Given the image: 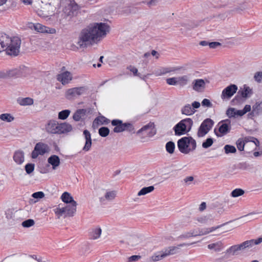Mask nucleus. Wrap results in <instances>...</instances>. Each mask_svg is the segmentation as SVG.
<instances>
[{
    "mask_svg": "<svg viewBox=\"0 0 262 262\" xmlns=\"http://www.w3.org/2000/svg\"><path fill=\"white\" fill-rule=\"evenodd\" d=\"M108 25L104 23H95L89 25L80 32L77 44L80 48L97 43L108 31Z\"/></svg>",
    "mask_w": 262,
    "mask_h": 262,
    "instance_id": "1",
    "label": "nucleus"
},
{
    "mask_svg": "<svg viewBox=\"0 0 262 262\" xmlns=\"http://www.w3.org/2000/svg\"><path fill=\"white\" fill-rule=\"evenodd\" d=\"M20 39L17 37H10L5 34H0L1 52L6 51L8 54L16 56L19 52Z\"/></svg>",
    "mask_w": 262,
    "mask_h": 262,
    "instance_id": "2",
    "label": "nucleus"
},
{
    "mask_svg": "<svg viewBox=\"0 0 262 262\" xmlns=\"http://www.w3.org/2000/svg\"><path fill=\"white\" fill-rule=\"evenodd\" d=\"M78 5L72 0L67 1L63 6L62 12L58 13L57 18L60 24H66L77 14Z\"/></svg>",
    "mask_w": 262,
    "mask_h": 262,
    "instance_id": "3",
    "label": "nucleus"
},
{
    "mask_svg": "<svg viewBox=\"0 0 262 262\" xmlns=\"http://www.w3.org/2000/svg\"><path fill=\"white\" fill-rule=\"evenodd\" d=\"M77 204H60L56 206L53 211L58 219L61 217L64 218L68 216H73L76 211Z\"/></svg>",
    "mask_w": 262,
    "mask_h": 262,
    "instance_id": "4",
    "label": "nucleus"
},
{
    "mask_svg": "<svg viewBox=\"0 0 262 262\" xmlns=\"http://www.w3.org/2000/svg\"><path fill=\"white\" fill-rule=\"evenodd\" d=\"M196 146V141L191 137H183L178 141V147L180 151L184 154L193 151Z\"/></svg>",
    "mask_w": 262,
    "mask_h": 262,
    "instance_id": "5",
    "label": "nucleus"
},
{
    "mask_svg": "<svg viewBox=\"0 0 262 262\" xmlns=\"http://www.w3.org/2000/svg\"><path fill=\"white\" fill-rule=\"evenodd\" d=\"M35 9L39 16L47 18L54 13L55 7L50 2L41 1L35 5Z\"/></svg>",
    "mask_w": 262,
    "mask_h": 262,
    "instance_id": "6",
    "label": "nucleus"
},
{
    "mask_svg": "<svg viewBox=\"0 0 262 262\" xmlns=\"http://www.w3.org/2000/svg\"><path fill=\"white\" fill-rule=\"evenodd\" d=\"M196 243V242H193L190 244L183 243L179 245L178 247H170L168 249L165 250L164 251H162L155 253L150 257L149 260L151 262H156L159 261L162 259L163 258H165V257L167 256L168 255L176 253L177 250L179 249L180 247L189 246Z\"/></svg>",
    "mask_w": 262,
    "mask_h": 262,
    "instance_id": "7",
    "label": "nucleus"
},
{
    "mask_svg": "<svg viewBox=\"0 0 262 262\" xmlns=\"http://www.w3.org/2000/svg\"><path fill=\"white\" fill-rule=\"evenodd\" d=\"M248 144H251L252 148L249 150H255L257 146L259 145V141L254 137H246L244 139H239L236 142V146L238 149L243 151L244 147H247Z\"/></svg>",
    "mask_w": 262,
    "mask_h": 262,
    "instance_id": "8",
    "label": "nucleus"
},
{
    "mask_svg": "<svg viewBox=\"0 0 262 262\" xmlns=\"http://www.w3.org/2000/svg\"><path fill=\"white\" fill-rule=\"evenodd\" d=\"M193 124V121L190 118H186L181 120L174 127V130L176 135H182L189 132Z\"/></svg>",
    "mask_w": 262,
    "mask_h": 262,
    "instance_id": "9",
    "label": "nucleus"
},
{
    "mask_svg": "<svg viewBox=\"0 0 262 262\" xmlns=\"http://www.w3.org/2000/svg\"><path fill=\"white\" fill-rule=\"evenodd\" d=\"M50 150L49 146L43 142L37 143L32 152L31 157L33 159H36L39 155H43L48 153Z\"/></svg>",
    "mask_w": 262,
    "mask_h": 262,
    "instance_id": "10",
    "label": "nucleus"
},
{
    "mask_svg": "<svg viewBox=\"0 0 262 262\" xmlns=\"http://www.w3.org/2000/svg\"><path fill=\"white\" fill-rule=\"evenodd\" d=\"M219 129L217 131L215 129V132L217 136L222 137L228 133L231 129V121L229 119H225L221 121L219 124Z\"/></svg>",
    "mask_w": 262,
    "mask_h": 262,
    "instance_id": "11",
    "label": "nucleus"
},
{
    "mask_svg": "<svg viewBox=\"0 0 262 262\" xmlns=\"http://www.w3.org/2000/svg\"><path fill=\"white\" fill-rule=\"evenodd\" d=\"M213 124V121L210 119L205 120L200 126L197 133L199 137H203L211 129Z\"/></svg>",
    "mask_w": 262,
    "mask_h": 262,
    "instance_id": "12",
    "label": "nucleus"
},
{
    "mask_svg": "<svg viewBox=\"0 0 262 262\" xmlns=\"http://www.w3.org/2000/svg\"><path fill=\"white\" fill-rule=\"evenodd\" d=\"M85 91L84 87L73 88L68 89L65 93V97L69 100L75 99L77 96L83 94Z\"/></svg>",
    "mask_w": 262,
    "mask_h": 262,
    "instance_id": "13",
    "label": "nucleus"
},
{
    "mask_svg": "<svg viewBox=\"0 0 262 262\" xmlns=\"http://www.w3.org/2000/svg\"><path fill=\"white\" fill-rule=\"evenodd\" d=\"M155 133V130L152 123H149L144 126L137 132V134L142 137H151Z\"/></svg>",
    "mask_w": 262,
    "mask_h": 262,
    "instance_id": "14",
    "label": "nucleus"
},
{
    "mask_svg": "<svg viewBox=\"0 0 262 262\" xmlns=\"http://www.w3.org/2000/svg\"><path fill=\"white\" fill-rule=\"evenodd\" d=\"M200 106V103L199 102L194 101L191 105L187 104L184 106L181 109V113L183 114L190 116L193 114L195 112V108H198Z\"/></svg>",
    "mask_w": 262,
    "mask_h": 262,
    "instance_id": "15",
    "label": "nucleus"
},
{
    "mask_svg": "<svg viewBox=\"0 0 262 262\" xmlns=\"http://www.w3.org/2000/svg\"><path fill=\"white\" fill-rule=\"evenodd\" d=\"M237 86L235 84H230L222 92L221 97L223 99H229L237 91Z\"/></svg>",
    "mask_w": 262,
    "mask_h": 262,
    "instance_id": "16",
    "label": "nucleus"
},
{
    "mask_svg": "<svg viewBox=\"0 0 262 262\" xmlns=\"http://www.w3.org/2000/svg\"><path fill=\"white\" fill-rule=\"evenodd\" d=\"M112 124L115 126L113 129L115 133L122 132L131 127L130 124L123 123L122 121L119 120H113L112 121Z\"/></svg>",
    "mask_w": 262,
    "mask_h": 262,
    "instance_id": "17",
    "label": "nucleus"
},
{
    "mask_svg": "<svg viewBox=\"0 0 262 262\" xmlns=\"http://www.w3.org/2000/svg\"><path fill=\"white\" fill-rule=\"evenodd\" d=\"M59 123L55 120H50L46 125L45 129L48 133L58 134Z\"/></svg>",
    "mask_w": 262,
    "mask_h": 262,
    "instance_id": "18",
    "label": "nucleus"
},
{
    "mask_svg": "<svg viewBox=\"0 0 262 262\" xmlns=\"http://www.w3.org/2000/svg\"><path fill=\"white\" fill-rule=\"evenodd\" d=\"M35 30L37 32L42 33L54 34L56 33L55 29L46 27L39 23H36Z\"/></svg>",
    "mask_w": 262,
    "mask_h": 262,
    "instance_id": "19",
    "label": "nucleus"
},
{
    "mask_svg": "<svg viewBox=\"0 0 262 262\" xmlns=\"http://www.w3.org/2000/svg\"><path fill=\"white\" fill-rule=\"evenodd\" d=\"M72 79V74L68 71L64 72L57 76V80L60 81L62 84H66Z\"/></svg>",
    "mask_w": 262,
    "mask_h": 262,
    "instance_id": "20",
    "label": "nucleus"
},
{
    "mask_svg": "<svg viewBox=\"0 0 262 262\" xmlns=\"http://www.w3.org/2000/svg\"><path fill=\"white\" fill-rule=\"evenodd\" d=\"M48 163L52 166L53 170L56 169L60 164V160L57 155H52L48 158L47 160Z\"/></svg>",
    "mask_w": 262,
    "mask_h": 262,
    "instance_id": "21",
    "label": "nucleus"
},
{
    "mask_svg": "<svg viewBox=\"0 0 262 262\" xmlns=\"http://www.w3.org/2000/svg\"><path fill=\"white\" fill-rule=\"evenodd\" d=\"M83 135L85 140V143L83 150L88 151L90 149L92 145L91 135L88 130H84L83 131Z\"/></svg>",
    "mask_w": 262,
    "mask_h": 262,
    "instance_id": "22",
    "label": "nucleus"
},
{
    "mask_svg": "<svg viewBox=\"0 0 262 262\" xmlns=\"http://www.w3.org/2000/svg\"><path fill=\"white\" fill-rule=\"evenodd\" d=\"M262 243V237H259L256 239H251L249 241H245L241 244L243 249L247 248L252 247L254 245H258Z\"/></svg>",
    "mask_w": 262,
    "mask_h": 262,
    "instance_id": "23",
    "label": "nucleus"
},
{
    "mask_svg": "<svg viewBox=\"0 0 262 262\" xmlns=\"http://www.w3.org/2000/svg\"><path fill=\"white\" fill-rule=\"evenodd\" d=\"M17 103L23 106H31L34 104V100L30 97H19L17 99Z\"/></svg>",
    "mask_w": 262,
    "mask_h": 262,
    "instance_id": "24",
    "label": "nucleus"
},
{
    "mask_svg": "<svg viewBox=\"0 0 262 262\" xmlns=\"http://www.w3.org/2000/svg\"><path fill=\"white\" fill-rule=\"evenodd\" d=\"M141 242L142 238L137 235H130L127 238V244L133 247L139 245Z\"/></svg>",
    "mask_w": 262,
    "mask_h": 262,
    "instance_id": "25",
    "label": "nucleus"
},
{
    "mask_svg": "<svg viewBox=\"0 0 262 262\" xmlns=\"http://www.w3.org/2000/svg\"><path fill=\"white\" fill-rule=\"evenodd\" d=\"M193 89L198 92H202L205 88V82L203 79H196L192 82Z\"/></svg>",
    "mask_w": 262,
    "mask_h": 262,
    "instance_id": "26",
    "label": "nucleus"
},
{
    "mask_svg": "<svg viewBox=\"0 0 262 262\" xmlns=\"http://www.w3.org/2000/svg\"><path fill=\"white\" fill-rule=\"evenodd\" d=\"M73 127L71 125L67 123L59 124L58 134L67 133L72 130Z\"/></svg>",
    "mask_w": 262,
    "mask_h": 262,
    "instance_id": "27",
    "label": "nucleus"
},
{
    "mask_svg": "<svg viewBox=\"0 0 262 262\" xmlns=\"http://www.w3.org/2000/svg\"><path fill=\"white\" fill-rule=\"evenodd\" d=\"M14 161L18 164H22L24 161V153L23 151H16L13 155Z\"/></svg>",
    "mask_w": 262,
    "mask_h": 262,
    "instance_id": "28",
    "label": "nucleus"
},
{
    "mask_svg": "<svg viewBox=\"0 0 262 262\" xmlns=\"http://www.w3.org/2000/svg\"><path fill=\"white\" fill-rule=\"evenodd\" d=\"M61 200L64 202V204H77L76 201H75L71 196V195L67 192H64L61 196Z\"/></svg>",
    "mask_w": 262,
    "mask_h": 262,
    "instance_id": "29",
    "label": "nucleus"
},
{
    "mask_svg": "<svg viewBox=\"0 0 262 262\" xmlns=\"http://www.w3.org/2000/svg\"><path fill=\"white\" fill-rule=\"evenodd\" d=\"M86 112V110L84 109H79L77 110L73 114V119L76 121H78L83 119L85 116Z\"/></svg>",
    "mask_w": 262,
    "mask_h": 262,
    "instance_id": "30",
    "label": "nucleus"
},
{
    "mask_svg": "<svg viewBox=\"0 0 262 262\" xmlns=\"http://www.w3.org/2000/svg\"><path fill=\"white\" fill-rule=\"evenodd\" d=\"M209 221L208 216H199L194 219L193 223L196 225H201L208 223Z\"/></svg>",
    "mask_w": 262,
    "mask_h": 262,
    "instance_id": "31",
    "label": "nucleus"
},
{
    "mask_svg": "<svg viewBox=\"0 0 262 262\" xmlns=\"http://www.w3.org/2000/svg\"><path fill=\"white\" fill-rule=\"evenodd\" d=\"M198 233L195 230H191L189 231L184 232L180 236H178L179 239H185L190 238L191 237H194L198 236Z\"/></svg>",
    "mask_w": 262,
    "mask_h": 262,
    "instance_id": "32",
    "label": "nucleus"
},
{
    "mask_svg": "<svg viewBox=\"0 0 262 262\" xmlns=\"http://www.w3.org/2000/svg\"><path fill=\"white\" fill-rule=\"evenodd\" d=\"M117 192L116 191H106L104 195L100 198V201L103 202L105 200L112 201L114 200L116 196Z\"/></svg>",
    "mask_w": 262,
    "mask_h": 262,
    "instance_id": "33",
    "label": "nucleus"
},
{
    "mask_svg": "<svg viewBox=\"0 0 262 262\" xmlns=\"http://www.w3.org/2000/svg\"><path fill=\"white\" fill-rule=\"evenodd\" d=\"M45 194L42 191H38L33 193L32 194V199H30V202L31 203L34 204L37 202L41 199L44 198Z\"/></svg>",
    "mask_w": 262,
    "mask_h": 262,
    "instance_id": "34",
    "label": "nucleus"
},
{
    "mask_svg": "<svg viewBox=\"0 0 262 262\" xmlns=\"http://www.w3.org/2000/svg\"><path fill=\"white\" fill-rule=\"evenodd\" d=\"M239 110L235 108H229L226 111V115L229 118L235 117L236 116H241Z\"/></svg>",
    "mask_w": 262,
    "mask_h": 262,
    "instance_id": "35",
    "label": "nucleus"
},
{
    "mask_svg": "<svg viewBox=\"0 0 262 262\" xmlns=\"http://www.w3.org/2000/svg\"><path fill=\"white\" fill-rule=\"evenodd\" d=\"M101 232L102 230L100 227L95 228L92 230L90 233L91 237L93 239H98L100 237Z\"/></svg>",
    "mask_w": 262,
    "mask_h": 262,
    "instance_id": "36",
    "label": "nucleus"
},
{
    "mask_svg": "<svg viewBox=\"0 0 262 262\" xmlns=\"http://www.w3.org/2000/svg\"><path fill=\"white\" fill-rule=\"evenodd\" d=\"M222 226H217L216 227H212L210 228H207L204 229H202L200 231L199 233H198V235H204L208 234L210 233L213 232L214 231L220 228Z\"/></svg>",
    "mask_w": 262,
    "mask_h": 262,
    "instance_id": "37",
    "label": "nucleus"
},
{
    "mask_svg": "<svg viewBox=\"0 0 262 262\" xmlns=\"http://www.w3.org/2000/svg\"><path fill=\"white\" fill-rule=\"evenodd\" d=\"M155 188L153 186H150L146 187H144L142 188L137 194V195L139 196L146 195L147 193H149L152 191H154Z\"/></svg>",
    "mask_w": 262,
    "mask_h": 262,
    "instance_id": "38",
    "label": "nucleus"
},
{
    "mask_svg": "<svg viewBox=\"0 0 262 262\" xmlns=\"http://www.w3.org/2000/svg\"><path fill=\"white\" fill-rule=\"evenodd\" d=\"M189 81V78L187 75H183L178 77V85L184 86L186 85Z\"/></svg>",
    "mask_w": 262,
    "mask_h": 262,
    "instance_id": "39",
    "label": "nucleus"
},
{
    "mask_svg": "<svg viewBox=\"0 0 262 262\" xmlns=\"http://www.w3.org/2000/svg\"><path fill=\"white\" fill-rule=\"evenodd\" d=\"M0 119L7 122H11L14 120V117L10 114L5 113L0 115Z\"/></svg>",
    "mask_w": 262,
    "mask_h": 262,
    "instance_id": "40",
    "label": "nucleus"
},
{
    "mask_svg": "<svg viewBox=\"0 0 262 262\" xmlns=\"http://www.w3.org/2000/svg\"><path fill=\"white\" fill-rule=\"evenodd\" d=\"M262 112V102H256L252 106V113L253 114H259Z\"/></svg>",
    "mask_w": 262,
    "mask_h": 262,
    "instance_id": "41",
    "label": "nucleus"
},
{
    "mask_svg": "<svg viewBox=\"0 0 262 262\" xmlns=\"http://www.w3.org/2000/svg\"><path fill=\"white\" fill-rule=\"evenodd\" d=\"M241 94L242 97L245 98L250 97L252 94V90L249 86H244Z\"/></svg>",
    "mask_w": 262,
    "mask_h": 262,
    "instance_id": "42",
    "label": "nucleus"
},
{
    "mask_svg": "<svg viewBox=\"0 0 262 262\" xmlns=\"http://www.w3.org/2000/svg\"><path fill=\"white\" fill-rule=\"evenodd\" d=\"M208 248L211 250H214L215 251H220L223 248V244L222 242H218L215 243L209 244Z\"/></svg>",
    "mask_w": 262,
    "mask_h": 262,
    "instance_id": "43",
    "label": "nucleus"
},
{
    "mask_svg": "<svg viewBox=\"0 0 262 262\" xmlns=\"http://www.w3.org/2000/svg\"><path fill=\"white\" fill-rule=\"evenodd\" d=\"M243 248L241 244L236 245L233 246H231L228 250L227 252L231 254L232 255H235L236 252L239 250H243Z\"/></svg>",
    "mask_w": 262,
    "mask_h": 262,
    "instance_id": "44",
    "label": "nucleus"
},
{
    "mask_svg": "<svg viewBox=\"0 0 262 262\" xmlns=\"http://www.w3.org/2000/svg\"><path fill=\"white\" fill-rule=\"evenodd\" d=\"M71 113V111L69 110H65L60 112L58 113V119L61 120L66 119Z\"/></svg>",
    "mask_w": 262,
    "mask_h": 262,
    "instance_id": "45",
    "label": "nucleus"
},
{
    "mask_svg": "<svg viewBox=\"0 0 262 262\" xmlns=\"http://www.w3.org/2000/svg\"><path fill=\"white\" fill-rule=\"evenodd\" d=\"M166 149L169 154H173L175 149L174 143L171 141L167 142L166 144Z\"/></svg>",
    "mask_w": 262,
    "mask_h": 262,
    "instance_id": "46",
    "label": "nucleus"
},
{
    "mask_svg": "<svg viewBox=\"0 0 262 262\" xmlns=\"http://www.w3.org/2000/svg\"><path fill=\"white\" fill-rule=\"evenodd\" d=\"M245 191L244 190L240 188H237L232 191L231 196L233 198H236L243 195Z\"/></svg>",
    "mask_w": 262,
    "mask_h": 262,
    "instance_id": "47",
    "label": "nucleus"
},
{
    "mask_svg": "<svg viewBox=\"0 0 262 262\" xmlns=\"http://www.w3.org/2000/svg\"><path fill=\"white\" fill-rule=\"evenodd\" d=\"M107 119L103 116H100L97 118L94 121V124H103L107 123Z\"/></svg>",
    "mask_w": 262,
    "mask_h": 262,
    "instance_id": "48",
    "label": "nucleus"
},
{
    "mask_svg": "<svg viewBox=\"0 0 262 262\" xmlns=\"http://www.w3.org/2000/svg\"><path fill=\"white\" fill-rule=\"evenodd\" d=\"M35 224V222L32 219H29L24 221L21 225L24 227L29 228L33 226Z\"/></svg>",
    "mask_w": 262,
    "mask_h": 262,
    "instance_id": "49",
    "label": "nucleus"
},
{
    "mask_svg": "<svg viewBox=\"0 0 262 262\" xmlns=\"http://www.w3.org/2000/svg\"><path fill=\"white\" fill-rule=\"evenodd\" d=\"M110 133V130L107 127H102L99 129V134L102 137H106Z\"/></svg>",
    "mask_w": 262,
    "mask_h": 262,
    "instance_id": "50",
    "label": "nucleus"
},
{
    "mask_svg": "<svg viewBox=\"0 0 262 262\" xmlns=\"http://www.w3.org/2000/svg\"><path fill=\"white\" fill-rule=\"evenodd\" d=\"M224 149L226 154L235 153L236 151V149L234 146L230 145H225Z\"/></svg>",
    "mask_w": 262,
    "mask_h": 262,
    "instance_id": "51",
    "label": "nucleus"
},
{
    "mask_svg": "<svg viewBox=\"0 0 262 262\" xmlns=\"http://www.w3.org/2000/svg\"><path fill=\"white\" fill-rule=\"evenodd\" d=\"M166 82L168 84L170 85H178V77H171L168 78L166 80Z\"/></svg>",
    "mask_w": 262,
    "mask_h": 262,
    "instance_id": "52",
    "label": "nucleus"
},
{
    "mask_svg": "<svg viewBox=\"0 0 262 262\" xmlns=\"http://www.w3.org/2000/svg\"><path fill=\"white\" fill-rule=\"evenodd\" d=\"M213 143V140L212 138L207 139L202 144V146L204 148H207L210 147Z\"/></svg>",
    "mask_w": 262,
    "mask_h": 262,
    "instance_id": "53",
    "label": "nucleus"
},
{
    "mask_svg": "<svg viewBox=\"0 0 262 262\" xmlns=\"http://www.w3.org/2000/svg\"><path fill=\"white\" fill-rule=\"evenodd\" d=\"M34 170V164L32 163L27 164L25 166V170L28 174H30Z\"/></svg>",
    "mask_w": 262,
    "mask_h": 262,
    "instance_id": "54",
    "label": "nucleus"
},
{
    "mask_svg": "<svg viewBox=\"0 0 262 262\" xmlns=\"http://www.w3.org/2000/svg\"><path fill=\"white\" fill-rule=\"evenodd\" d=\"M254 80L258 83L262 82V72H257L254 75Z\"/></svg>",
    "mask_w": 262,
    "mask_h": 262,
    "instance_id": "55",
    "label": "nucleus"
},
{
    "mask_svg": "<svg viewBox=\"0 0 262 262\" xmlns=\"http://www.w3.org/2000/svg\"><path fill=\"white\" fill-rule=\"evenodd\" d=\"M161 69L162 71V75L172 72H174L176 70L174 68H162Z\"/></svg>",
    "mask_w": 262,
    "mask_h": 262,
    "instance_id": "56",
    "label": "nucleus"
},
{
    "mask_svg": "<svg viewBox=\"0 0 262 262\" xmlns=\"http://www.w3.org/2000/svg\"><path fill=\"white\" fill-rule=\"evenodd\" d=\"M251 107L250 105H246L244 110H239L240 112H241V116H243L247 112H250L251 111Z\"/></svg>",
    "mask_w": 262,
    "mask_h": 262,
    "instance_id": "57",
    "label": "nucleus"
},
{
    "mask_svg": "<svg viewBox=\"0 0 262 262\" xmlns=\"http://www.w3.org/2000/svg\"><path fill=\"white\" fill-rule=\"evenodd\" d=\"M141 258V256L140 255H133L128 258V262L137 261Z\"/></svg>",
    "mask_w": 262,
    "mask_h": 262,
    "instance_id": "58",
    "label": "nucleus"
},
{
    "mask_svg": "<svg viewBox=\"0 0 262 262\" xmlns=\"http://www.w3.org/2000/svg\"><path fill=\"white\" fill-rule=\"evenodd\" d=\"M202 104L203 106H207V107H211L212 104L209 101V100L207 99H204L202 102Z\"/></svg>",
    "mask_w": 262,
    "mask_h": 262,
    "instance_id": "59",
    "label": "nucleus"
},
{
    "mask_svg": "<svg viewBox=\"0 0 262 262\" xmlns=\"http://www.w3.org/2000/svg\"><path fill=\"white\" fill-rule=\"evenodd\" d=\"M193 177H191V176L186 177V178H185L184 179V182L187 185H190L191 184V183L193 181Z\"/></svg>",
    "mask_w": 262,
    "mask_h": 262,
    "instance_id": "60",
    "label": "nucleus"
},
{
    "mask_svg": "<svg viewBox=\"0 0 262 262\" xmlns=\"http://www.w3.org/2000/svg\"><path fill=\"white\" fill-rule=\"evenodd\" d=\"M209 46L210 48H215L217 46H220V43L218 42H212L209 43Z\"/></svg>",
    "mask_w": 262,
    "mask_h": 262,
    "instance_id": "61",
    "label": "nucleus"
},
{
    "mask_svg": "<svg viewBox=\"0 0 262 262\" xmlns=\"http://www.w3.org/2000/svg\"><path fill=\"white\" fill-rule=\"evenodd\" d=\"M162 71L161 68L156 69L153 72L154 74H155L157 76L162 75Z\"/></svg>",
    "mask_w": 262,
    "mask_h": 262,
    "instance_id": "62",
    "label": "nucleus"
},
{
    "mask_svg": "<svg viewBox=\"0 0 262 262\" xmlns=\"http://www.w3.org/2000/svg\"><path fill=\"white\" fill-rule=\"evenodd\" d=\"M18 74V71L16 69L10 71L8 74L9 76H13Z\"/></svg>",
    "mask_w": 262,
    "mask_h": 262,
    "instance_id": "63",
    "label": "nucleus"
},
{
    "mask_svg": "<svg viewBox=\"0 0 262 262\" xmlns=\"http://www.w3.org/2000/svg\"><path fill=\"white\" fill-rule=\"evenodd\" d=\"M206 208V203L203 202L201 204V205L199 206V210L201 211H202L204 210Z\"/></svg>",
    "mask_w": 262,
    "mask_h": 262,
    "instance_id": "64",
    "label": "nucleus"
}]
</instances>
